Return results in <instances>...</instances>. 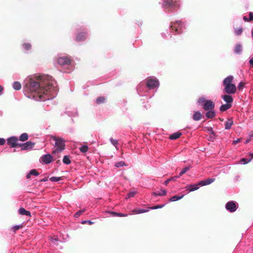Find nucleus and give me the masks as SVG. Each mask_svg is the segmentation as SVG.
<instances>
[{
  "instance_id": "36",
  "label": "nucleus",
  "mask_w": 253,
  "mask_h": 253,
  "mask_svg": "<svg viewBox=\"0 0 253 253\" xmlns=\"http://www.w3.org/2000/svg\"><path fill=\"white\" fill-rule=\"evenodd\" d=\"M61 179L60 177L52 176L49 178V180L52 182H57Z\"/></svg>"
},
{
  "instance_id": "18",
  "label": "nucleus",
  "mask_w": 253,
  "mask_h": 253,
  "mask_svg": "<svg viewBox=\"0 0 253 253\" xmlns=\"http://www.w3.org/2000/svg\"><path fill=\"white\" fill-rule=\"evenodd\" d=\"M232 105L231 104H225L222 105L219 108V110L221 112L225 111L231 107Z\"/></svg>"
},
{
  "instance_id": "41",
  "label": "nucleus",
  "mask_w": 253,
  "mask_h": 253,
  "mask_svg": "<svg viewBox=\"0 0 253 253\" xmlns=\"http://www.w3.org/2000/svg\"><path fill=\"white\" fill-rule=\"evenodd\" d=\"M164 207V205H160L155 206L153 207H151L149 208V209H151V210H155V209H157L162 208Z\"/></svg>"
},
{
  "instance_id": "6",
  "label": "nucleus",
  "mask_w": 253,
  "mask_h": 253,
  "mask_svg": "<svg viewBox=\"0 0 253 253\" xmlns=\"http://www.w3.org/2000/svg\"><path fill=\"white\" fill-rule=\"evenodd\" d=\"M18 139L16 136H12L7 139V143L12 148H15L18 146Z\"/></svg>"
},
{
  "instance_id": "48",
  "label": "nucleus",
  "mask_w": 253,
  "mask_h": 253,
  "mask_svg": "<svg viewBox=\"0 0 253 253\" xmlns=\"http://www.w3.org/2000/svg\"><path fill=\"white\" fill-rule=\"evenodd\" d=\"M249 21H251L253 20V13L252 12H250L249 13Z\"/></svg>"
},
{
  "instance_id": "44",
  "label": "nucleus",
  "mask_w": 253,
  "mask_h": 253,
  "mask_svg": "<svg viewBox=\"0 0 253 253\" xmlns=\"http://www.w3.org/2000/svg\"><path fill=\"white\" fill-rule=\"evenodd\" d=\"M22 227H23V226L22 225H15L12 227V229H13L14 231L15 232L16 230H18L19 229L22 228Z\"/></svg>"
},
{
  "instance_id": "55",
  "label": "nucleus",
  "mask_w": 253,
  "mask_h": 253,
  "mask_svg": "<svg viewBox=\"0 0 253 253\" xmlns=\"http://www.w3.org/2000/svg\"><path fill=\"white\" fill-rule=\"evenodd\" d=\"M243 19L245 21H249L248 18L246 17V16H244L243 17Z\"/></svg>"
},
{
  "instance_id": "32",
  "label": "nucleus",
  "mask_w": 253,
  "mask_h": 253,
  "mask_svg": "<svg viewBox=\"0 0 253 253\" xmlns=\"http://www.w3.org/2000/svg\"><path fill=\"white\" fill-rule=\"evenodd\" d=\"M79 150H80V151L83 153H84L85 152H86L88 150V147L87 145H83L82 146H81L80 148H79Z\"/></svg>"
},
{
  "instance_id": "16",
  "label": "nucleus",
  "mask_w": 253,
  "mask_h": 253,
  "mask_svg": "<svg viewBox=\"0 0 253 253\" xmlns=\"http://www.w3.org/2000/svg\"><path fill=\"white\" fill-rule=\"evenodd\" d=\"M18 212L21 215H25L27 216H31V213L29 211L26 210L23 208H21L18 210Z\"/></svg>"
},
{
  "instance_id": "43",
  "label": "nucleus",
  "mask_w": 253,
  "mask_h": 253,
  "mask_svg": "<svg viewBox=\"0 0 253 253\" xmlns=\"http://www.w3.org/2000/svg\"><path fill=\"white\" fill-rule=\"evenodd\" d=\"M110 140L112 144L115 147L118 144V142L117 140L114 139L112 138H110Z\"/></svg>"
},
{
  "instance_id": "34",
  "label": "nucleus",
  "mask_w": 253,
  "mask_h": 253,
  "mask_svg": "<svg viewBox=\"0 0 253 253\" xmlns=\"http://www.w3.org/2000/svg\"><path fill=\"white\" fill-rule=\"evenodd\" d=\"M242 32H243V28L242 27H240L239 29H237V28L235 29V33L237 36H239V35H241Z\"/></svg>"
},
{
  "instance_id": "15",
  "label": "nucleus",
  "mask_w": 253,
  "mask_h": 253,
  "mask_svg": "<svg viewBox=\"0 0 253 253\" xmlns=\"http://www.w3.org/2000/svg\"><path fill=\"white\" fill-rule=\"evenodd\" d=\"M222 99L225 101L227 104H231L233 102V99L231 96L226 94L222 96Z\"/></svg>"
},
{
  "instance_id": "12",
  "label": "nucleus",
  "mask_w": 253,
  "mask_h": 253,
  "mask_svg": "<svg viewBox=\"0 0 253 253\" xmlns=\"http://www.w3.org/2000/svg\"><path fill=\"white\" fill-rule=\"evenodd\" d=\"M86 37V33L85 32H81L78 34L76 36V41L81 42L85 40Z\"/></svg>"
},
{
  "instance_id": "46",
  "label": "nucleus",
  "mask_w": 253,
  "mask_h": 253,
  "mask_svg": "<svg viewBox=\"0 0 253 253\" xmlns=\"http://www.w3.org/2000/svg\"><path fill=\"white\" fill-rule=\"evenodd\" d=\"M135 194H136L135 192H129V193H128L126 198H129L131 197H133L135 196Z\"/></svg>"
},
{
  "instance_id": "5",
  "label": "nucleus",
  "mask_w": 253,
  "mask_h": 253,
  "mask_svg": "<svg viewBox=\"0 0 253 253\" xmlns=\"http://www.w3.org/2000/svg\"><path fill=\"white\" fill-rule=\"evenodd\" d=\"M182 22L181 21H177L175 23H173V25L170 26V28L172 30L176 33V34H179L182 32Z\"/></svg>"
},
{
  "instance_id": "45",
  "label": "nucleus",
  "mask_w": 253,
  "mask_h": 253,
  "mask_svg": "<svg viewBox=\"0 0 253 253\" xmlns=\"http://www.w3.org/2000/svg\"><path fill=\"white\" fill-rule=\"evenodd\" d=\"M252 160V159H250L249 160H247V159L246 158H242L241 160V161L242 162H243L244 164H247L248 163H249L250 162H251Z\"/></svg>"
},
{
  "instance_id": "11",
  "label": "nucleus",
  "mask_w": 253,
  "mask_h": 253,
  "mask_svg": "<svg viewBox=\"0 0 253 253\" xmlns=\"http://www.w3.org/2000/svg\"><path fill=\"white\" fill-rule=\"evenodd\" d=\"M41 160L43 163L48 164L52 161V157L50 154H46L41 157Z\"/></svg>"
},
{
  "instance_id": "59",
  "label": "nucleus",
  "mask_w": 253,
  "mask_h": 253,
  "mask_svg": "<svg viewBox=\"0 0 253 253\" xmlns=\"http://www.w3.org/2000/svg\"><path fill=\"white\" fill-rule=\"evenodd\" d=\"M252 36L253 38V29L252 31Z\"/></svg>"
},
{
  "instance_id": "53",
  "label": "nucleus",
  "mask_w": 253,
  "mask_h": 253,
  "mask_svg": "<svg viewBox=\"0 0 253 253\" xmlns=\"http://www.w3.org/2000/svg\"><path fill=\"white\" fill-rule=\"evenodd\" d=\"M3 90V87L1 85H0V94H1Z\"/></svg>"
},
{
  "instance_id": "17",
  "label": "nucleus",
  "mask_w": 253,
  "mask_h": 253,
  "mask_svg": "<svg viewBox=\"0 0 253 253\" xmlns=\"http://www.w3.org/2000/svg\"><path fill=\"white\" fill-rule=\"evenodd\" d=\"M202 117V114L199 111L195 112L193 116V119L195 121H199Z\"/></svg>"
},
{
  "instance_id": "51",
  "label": "nucleus",
  "mask_w": 253,
  "mask_h": 253,
  "mask_svg": "<svg viewBox=\"0 0 253 253\" xmlns=\"http://www.w3.org/2000/svg\"><path fill=\"white\" fill-rule=\"evenodd\" d=\"M250 64L253 68V57L250 60Z\"/></svg>"
},
{
  "instance_id": "2",
  "label": "nucleus",
  "mask_w": 253,
  "mask_h": 253,
  "mask_svg": "<svg viewBox=\"0 0 253 253\" xmlns=\"http://www.w3.org/2000/svg\"><path fill=\"white\" fill-rule=\"evenodd\" d=\"M233 79L232 76H229L225 78L223 82V84L225 86L224 91L228 94H234L236 91V85L232 84Z\"/></svg>"
},
{
  "instance_id": "8",
  "label": "nucleus",
  "mask_w": 253,
  "mask_h": 253,
  "mask_svg": "<svg viewBox=\"0 0 253 253\" xmlns=\"http://www.w3.org/2000/svg\"><path fill=\"white\" fill-rule=\"evenodd\" d=\"M58 63L61 65H68L71 63V59L67 56L60 57L58 59Z\"/></svg>"
},
{
  "instance_id": "23",
  "label": "nucleus",
  "mask_w": 253,
  "mask_h": 253,
  "mask_svg": "<svg viewBox=\"0 0 253 253\" xmlns=\"http://www.w3.org/2000/svg\"><path fill=\"white\" fill-rule=\"evenodd\" d=\"M29 136L27 133H23L20 135L18 140L21 141H25L28 139Z\"/></svg>"
},
{
  "instance_id": "26",
  "label": "nucleus",
  "mask_w": 253,
  "mask_h": 253,
  "mask_svg": "<svg viewBox=\"0 0 253 253\" xmlns=\"http://www.w3.org/2000/svg\"><path fill=\"white\" fill-rule=\"evenodd\" d=\"M242 50V46L240 44H237L235 47L234 52L236 54H240Z\"/></svg>"
},
{
  "instance_id": "37",
  "label": "nucleus",
  "mask_w": 253,
  "mask_h": 253,
  "mask_svg": "<svg viewBox=\"0 0 253 253\" xmlns=\"http://www.w3.org/2000/svg\"><path fill=\"white\" fill-rule=\"evenodd\" d=\"M112 214L113 215L118 216H121V217L126 216V214L121 213V212H112Z\"/></svg>"
},
{
  "instance_id": "35",
  "label": "nucleus",
  "mask_w": 253,
  "mask_h": 253,
  "mask_svg": "<svg viewBox=\"0 0 253 253\" xmlns=\"http://www.w3.org/2000/svg\"><path fill=\"white\" fill-rule=\"evenodd\" d=\"M189 169V167H185L182 170V171L179 173V175L178 176H179V177H180L181 176H182L183 174H184L185 173H186L188 170Z\"/></svg>"
},
{
  "instance_id": "33",
  "label": "nucleus",
  "mask_w": 253,
  "mask_h": 253,
  "mask_svg": "<svg viewBox=\"0 0 253 253\" xmlns=\"http://www.w3.org/2000/svg\"><path fill=\"white\" fill-rule=\"evenodd\" d=\"M177 178H179V176H173V177H171V178H169V179H168L166 181H165V184L166 185H167L168 184V183L171 181V180H176V179Z\"/></svg>"
},
{
  "instance_id": "40",
  "label": "nucleus",
  "mask_w": 253,
  "mask_h": 253,
  "mask_svg": "<svg viewBox=\"0 0 253 253\" xmlns=\"http://www.w3.org/2000/svg\"><path fill=\"white\" fill-rule=\"evenodd\" d=\"M207 101L205 98L201 97L198 99V103L199 104H202L203 106L204 105V104L206 102V101Z\"/></svg>"
},
{
  "instance_id": "10",
  "label": "nucleus",
  "mask_w": 253,
  "mask_h": 253,
  "mask_svg": "<svg viewBox=\"0 0 253 253\" xmlns=\"http://www.w3.org/2000/svg\"><path fill=\"white\" fill-rule=\"evenodd\" d=\"M35 145V143L32 142L31 141H27L24 143H22V145H21V150H28L32 148Z\"/></svg>"
},
{
  "instance_id": "60",
  "label": "nucleus",
  "mask_w": 253,
  "mask_h": 253,
  "mask_svg": "<svg viewBox=\"0 0 253 253\" xmlns=\"http://www.w3.org/2000/svg\"><path fill=\"white\" fill-rule=\"evenodd\" d=\"M250 135H251V136H253V132H250Z\"/></svg>"
},
{
  "instance_id": "28",
  "label": "nucleus",
  "mask_w": 253,
  "mask_h": 253,
  "mask_svg": "<svg viewBox=\"0 0 253 253\" xmlns=\"http://www.w3.org/2000/svg\"><path fill=\"white\" fill-rule=\"evenodd\" d=\"M105 100H106V98H105V97H104V96H100V97H98L96 99V103L97 104H100L101 103H103L104 102H105Z\"/></svg>"
},
{
  "instance_id": "21",
  "label": "nucleus",
  "mask_w": 253,
  "mask_h": 253,
  "mask_svg": "<svg viewBox=\"0 0 253 253\" xmlns=\"http://www.w3.org/2000/svg\"><path fill=\"white\" fill-rule=\"evenodd\" d=\"M181 133L180 132H175V133H174L172 134H171L169 138V139H171V140H175L177 138H178L181 135Z\"/></svg>"
},
{
  "instance_id": "19",
  "label": "nucleus",
  "mask_w": 253,
  "mask_h": 253,
  "mask_svg": "<svg viewBox=\"0 0 253 253\" xmlns=\"http://www.w3.org/2000/svg\"><path fill=\"white\" fill-rule=\"evenodd\" d=\"M164 6L167 8L174 5L172 0H166L164 2Z\"/></svg>"
},
{
  "instance_id": "29",
  "label": "nucleus",
  "mask_w": 253,
  "mask_h": 253,
  "mask_svg": "<svg viewBox=\"0 0 253 253\" xmlns=\"http://www.w3.org/2000/svg\"><path fill=\"white\" fill-rule=\"evenodd\" d=\"M13 87L14 89L18 90H20L21 88V84L18 82H15L13 83Z\"/></svg>"
},
{
  "instance_id": "50",
  "label": "nucleus",
  "mask_w": 253,
  "mask_h": 253,
  "mask_svg": "<svg viewBox=\"0 0 253 253\" xmlns=\"http://www.w3.org/2000/svg\"><path fill=\"white\" fill-rule=\"evenodd\" d=\"M240 141V139H237V140L233 141V144H236L238 143H239Z\"/></svg>"
},
{
  "instance_id": "52",
  "label": "nucleus",
  "mask_w": 253,
  "mask_h": 253,
  "mask_svg": "<svg viewBox=\"0 0 253 253\" xmlns=\"http://www.w3.org/2000/svg\"><path fill=\"white\" fill-rule=\"evenodd\" d=\"M87 222V223H88L89 224H92L93 223L92 222H91V221L90 220H88V221H84V222H83L82 223H86Z\"/></svg>"
},
{
  "instance_id": "49",
  "label": "nucleus",
  "mask_w": 253,
  "mask_h": 253,
  "mask_svg": "<svg viewBox=\"0 0 253 253\" xmlns=\"http://www.w3.org/2000/svg\"><path fill=\"white\" fill-rule=\"evenodd\" d=\"M5 140L4 138H0V145H3L5 144Z\"/></svg>"
},
{
  "instance_id": "22",
  "label": "nucleus",
  "mask_w": 253,
  "mask_h": 253,
  "mask_svg": "<svg viewBox=\"0 0 253 253\" xmlns=\"http://www.w3.org/2000/svg\"><path fill=\"white\" fill-rule=\"evenodd\" d=\"M233 121L231 119H228L225 124V128L226 129H230L233 125Z\"/></svg>"
},
{
  "instance_id": "24",
  "label": "nucleus",
  "mask_w": 253,
  "mask_h": 253,
  "mask_svg": "<svg viewBox=\"0 0 253 253\" xmlns=\"http://www.w3.org/2000/svg\"><path fill=\"white\" fill-rule=\"evenodd\" d=\"M148 211H149L148 210L135 209L132 211V212L134 213L138 214V213H144V212H148Z\"/></svg>"
},
{
  "instance_id": "38",
  "label": "nucleus",
  "mask_w": 253,
  "mask_h": 253,
  "mask_svg": "<svg viewBox=\"0 0 253 253\" xmlns=\"http://www.w3.org/2000/svg\"><path fill=\"white\" fill-rule=\"evenodd\" d=\"M84 211L85 210H82L76 212L74 214V216L75 217H79L82 214H83L84 212Z\"/></svg>"
},
{
  "instance_id": "61",
  "label": "nucleus",
  "mask_w": 253,
  "mask_h": 253,
  "mask_svg": "<svg viewBox=\"0 0 253 253\" xmlns=\"http://www.w3.org/2000/svg\"><path fill=\"white\" fill-rule=\"evenodd\" d=\"M249 141H250L249 140H247L246 141V143H248V142H249Z\"/></svg>"
},
{
  "instance_id": "4",
  "label": "nucleus",
  "mask_w": 253,
  "mask_h": 253,
  "mask_svg": "<svg viewBox=\"0 0 253 253\" xmlns=\"http://www.w3.org/2000/svg\"><path fill=\"white\" fill-rule=\"evenodd\" d=\"M146 85L150 89H153L159 86V82L157 79L150 77L147 79Z\"/></svg>"
},
{
  "instance_id": "3",
  "label": "nucleus",
  "mask_w": 253,
  "mask_h": 253,
  "mask_svg": "<svg viewBox=\"0 0 253 253\" xmlns=\"http://www.w3.org/2000/svg\"><path fill=\"white\" fill-rule=\"evenodd\" d=\"M51 139L55 141L54 146L56 148V149L52 151L53 154H56L61 152L64 150L65 147V140L59 137L55 136H51Z\"/></svg>"
},
{
  "instance_id": "58",
  "label": "nucleus",
  "mask_w": 253,
  "mask_h": 253,
  "mask_svg": "<svg viewBox=\"0 0 253 253\" xmlns=\"http://www.w3.org/2000/svg\"><path fill=\"white\" fill-rule=\"evenodd\" d=\"M21 145H22V143H18V146L21 147Z\"/></svg>"
},
{
  "instance_id": "31",
  "label": "nucleus",
  "mask_w": 253,
  "mask_h": 253,
  "mask_svg": "<svg viewBox=\"0 0 253 253\" xmlns=\"http://www.w3.org/2000/svg\"><path fill=\"white\" fill-rule=\"evenodd\" d=\"M63 162L66 165H69L71 162L68 156H65L63 159Z\"/></svg>"
},
{
  "instance_id": "20",
  "label": "nucleus",
  "mask_w": 253,
  "mask_h": 253,
  "mask_svg": "<svg viewBox=\"0 0 253 253\" xmlns=\"http://www.w3.org/2000/svg\"><path fill=\"white\" fill-rule=\"evenodd\" d=\"M208 111L206 113V116L208 119H212L215 116L214 111L212 110H208Z\"/></svg>"
},
{
  "instance_id": "57",
  "label": "nucleus",
  "mask_w": 253,
  "mask_h": 253,
  "mask_svg": "<svg viewBox=\"0 0 253 253\" xmlns=\"http://www.w3.org/2000/svg\"><path fill=\"white\" fill-rule=\"evenodd\" d=\"M250 156H251V159L253 158V153H250Z\"/></svg>"
},
{
  "instance_id": "39",
  "label": "nucleus",
  "mask_w": 253,
  "mask_h": 253,
  "mask_svg": "<svg viewBox=\"0 0 253 253\" xmlns=\"http://www.w3.org/2000/svg\"><path fill=\"white\" fill-rule=\"evenodd\" d=\"M125 165V162H123V161H121V162H117V163H115V166L116 167L119 168V167H123V166H124Z\"/></svg>"
},
{
  "instance_id": "25",
  "label": "nucleus",
  "mask_w": 253,
  "mask_h": 253,
  "mask_svg": "<svg viewBox=\"0 0 253 253\" xmlns=\"http://www.w3.org/2000/svg\"><path fill=\"white\" fill-rule=\"evenodd\" d=\"M167 194V191L165 190H161L160 191L153 192V195L155 196H165Z\"/></svg>"
},
{
  "instance_id": "7",
  "label": "nucleus",
  "mask_w": 253,
  "mask_h": 253,
  "mask_svg": "<svg viewBox=\"0 0 253 253\" xmlns=\"http://www.w3.org/2000/svg\"><path fill=\"white\" fill-rule=\"evenodd\" d=\"M214 103L211 100H207L203 106V108L205 111L212 110L214 108Z\"/></svg>"
},
{
  "instance_id": "27",
  "label": "nucleus",
  "mask_w": 253,
  "mask_h": 253,
  "mask_svg": "<svg viewBox=\"0 0 253 253\" xmlns=\"http://www.w3.org/2000/svg\"><path fill=\"white\" fill-rule=\"evenodd\" d=\"M183 195H181V196L178 195H174L169 199V201L171 202H175L182 199L183 197Z\"/></svg>"
},
{
  "instance_id": "56",
  "label": "nucleus",
  "mask_w": 253,
  "mask_h": 253,
  "mask_svg": "<svg viewBox=\"0 0 253 253\" xmlns=\"http://www.w3.org/2000/svg\"><path fill=\"white\" fill-rule=\"evenodd\" d=\"M31 175V174H30V172H29L28 174H27L26 177L27 178H30Z\"/></svg>"
},
{
  "instance_id": "13",
  "label": "nucleus",
  "mask_w": 253,
  "mask_h": 253,
  "mask_svg": "<svg viewBox=\"0 0 253 253\" xmlns=\"http://www.w3.org/2000/svg\"><path fill=\"white\" fill-rule=\"evenodd\" d=\"M215 181V178H208L204 180H202L199 182L201 186L209 185Z\"/></svg>"
},
{
  "instance_id": "54",
  "label": "nucleus",
  "mask_w": 253,
  "mask_h": 253,
  "mask_svg": "<svg viewBox=\"0 0 253 253\" xmlns=\"http://www.w3.org/2000/svg\"><path fill=\"white\" fill-rule=\"evenodd\" d=\"M47 181V178H43V179H41L40 180L41 182H42V181H44L45 182V181Z\"/></svg>"
},
{
  "instance_id": "62",
  "label": "nucleus",
  "mask_w": 253,
  "mask_h": 253,
  "mask_svg": "<svg viewBox=\"0 0 253 253\" xmlns=\"http://www.w3.org/2000/svg\"><path fill=\"white\" fill-rule=\"evenodd\" d=\"M219 120H220V121H223V119H219Z\"/></svg>"
},
{
  "instance_id": "30",
  "label": "nucleus",
  "mask_w": 253,
  "mask_h": 253,
  "mask_svg": "<svg viewBox=\"0 0 253 253\" xmlns=\"http://www.w3.org/2000/svg\"><path fill=\"white\" fill-rule=\"evenodd\" d=\"M22 46L27 51L30 50L32 48V45L29 43H24L23 44Z\"/></svg>"
},
{
  "instance_id": "47",
  "label": "nucleus",
  "mask_w": 253,
  "mask_h": 253,
  "mask_svg": "<svg viewBox=\"0 0 253 253\" xmlns=\"http://www.w3.org/2000/svg\"><path fill=\"white\" fill-rule=\"evenodd\" d=\"M245 84L243 82H240L238 85V88L239 90H241L244 86Z\"/></svg>"
},
{
  "instance_id": "9",
  "label": "nucleus",
  "mask_w": 253,
  "mask_h": 253,
  "mask_svg": "<svg viewBox=\"0 0 253 253\" xmlns=\"http://www.w3.org/2000/svg\"><path fill=\"white\" fill-rule=\"evenodd\" d=\"M226 208L230 212H234L236 211L237 207L234 202H229L226 204Z\"/></svg>"
},
{
  "instance_id": "1",
  "label": "nucleus",
  "mask_w": 253,
  "mask_h": 253,
  "mask_svg": "<svg viewBox=\"0 0 253 253\" xmlns=\"http://www.w3.org/2000/svg\"><path fill=\"white\" fill-rule=\"evenodd\" d=\"M51 78L48 75H41L30 78L26 84L25 88L26 90L34 93V98L37 96L42 101L48 100L50 93L54 90L50 82Z\"/></svg>"
},
{
  "instance_id": "42",
  "label": "nucleus",
  "mask_w": 253,
  "mask_h": 253,
  "mask_svg": "<svg viewBox=\"0 0 253 253\" xmlns=\"http://www.w3.org/2000/svg\"><path fill=\"white\" fill-rule=\"evenodd\" d=\"M30 174H31V175H35V176H38L39 175V173L38 172V171H37V170L36 169H32L30 171Z\"/></svg>"
},
{
  "instance_id": "14",
  "label": "nucleus",
  "mask_w": 253,
  "mask_h": 253,
  "mask_svg": "<svg viewBox=\"0 0 253 253\" xmlns=\"http://www.w3.org/2000/svg\"><path fill=\"white\" fill-rule=\"evenodd\" d=\"M200 185L199 184V183L196 184H190L188 185L186 187V190H188L189 192L194 191L195 190H198L199 189V186Z\"/></svg>"
}]
</instances>
